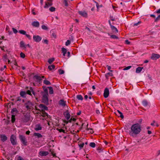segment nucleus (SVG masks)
<instances>
[{"instance_id":"obj_1","label":"nucleus","mask_w":160,"mask_h":160,"mask_svg":"<svg viewBox=\"0 0 160 160\" xmlns=\"http://www.w3.org/2000/svg\"><path fill=\"white\" fill-rule=\"evenodd\" d=\"M141 131V127L140 125L138 123H135L131 126L129 134L131 136L135 137Z\"/></svg>"},{"instance_id":"obj_2","label":"nucleus","mask_w":160,"mask_h":160,"mask_svg":"<svg viewBox=\"0 0 160 160\" xmlns=\"http://www.w3.org/2000/svg\"><path fill=\"white\" fill-rule=\"evenodd\" d=\"M30 119V115L26 113L24 114L22 117L21 121L23 122H26L29 120Z\"/></svg>"},{"instance_id":"obj_3","label":"nucleus","mask_w":160,"mask_h":160,"mask_svg":"<svg viewBox=\"0 0 160 160\" xmlns=\"http://www.w3.org/2000/svg\"><path fill=\"white\" fill-rule=\"evenodd\" d=\"M19 138L21 142L24 145H27L28 142L25 136L22 135H19Z\"/></svg>"},{"instance_id":"obj_4","label":"nucleus","mask_w":160,"mask_h":160,"mask_svg":"<svg viewBox=\"0 0 160 160\" xmlns=\"http://www.w3.org/2000/svg\"><path fill=\"white\" fill-rule=\"evenodd\" d=\"M48 93H45L43 95L42 97V102L45 104H48Z\"/></svg>"},{"instance_id":"obj_5","label":"nucleus","mask_w":160,"mask_h":160,"mask_svg":"<svg viewBox=\"0 0 160 160\" xmlns=\"http://www.w3.org/2000/svg\"><path fill=\"white\" fill-rule=\"evenodd\" d=\"M25 107L28 110L33 108V104L30 101H28L25 104Z\"/></svg>"},{"instance_id":"obj_6","label":"nucleus","mask_w":160,"mask_h":160,"mask_svg":"<svg viewBox=\"0 0 160 160\" xmlns=\"http://www.w3.org/2000/svg\"><path fill=\"white\" fill-rule=\"evenodd\" d=\"M10 141L12 145H15L17 144L16 141V137L14 135H12L10 137Z\"/></svg>"},{"instance_id":"obj_7","label":"nucleus","mask_w":160,"mask_h":160,"mask_svg":"<svg viewBox=\"0 0 160 160\" xmlns=\"http://www.w3.org/2000/svg\"><path fill=\"white\" fill-rule=\"evenodd\" d=\"M19 32L21 34L25 35L29 40H31L32 38L31 36L27 34L25 31L23 30H20L19 31Z\"/></svg>"},{"instance_id":"obj_8","label":"nucleus","mask_w":160,"mask_h":160,"mask_svg":"<svg viewBox=\"0 0 160 160\" xmlns=\"http://www.w3.org/2000/svg\"><path fill=\"white\" fill-rule=\"evenodd\" d=\"M31 92H32V94L34 95V96H35V92H34L32 88V87H30L29 88V90H28L27 91L26 94L27 93V94L29 95L32 96V94L31 93Z\"/></svg>"},{"instance_id":"obj_9","label":"nucleus","mask_w":160,"mask_h":160,"mask_svg":"<svg viewBox=\"0 0 160 160\" xmlns=\"http://www.w3.org/2000/svg\"><path fill=\"white\" fill-rule=\"evenodd\" d=\"M33 38L34 41L36 42H40L42 39V38L38 35H34Z\"/></svg>"},{"instance_id":"obj_10","label":"nucleus","mask_w":160,"mask_h":160,"mask_svg":"<svg viewBox=\"0 0 160 160\" xmlns=\"http://www.w3.org/2000/svg\"><path fill=\"white\" fill-rule=\"evenodd\" d=\"M142 104L144 107L149 108L150 107V103L146 100H143L142 102Z\"/></svg>"},{"instance_id":"obj_11","label":"nucleus","mask_w":160,"mask_h":160,"mask_svg":"<svg viewBox=\"0 0 160 160\" xmlns=\"http://www.w3.org/2000/svg\"><path fill=\"white\" fill-rule=\"evenodd\" d=\"M44 76L41 77L38 75H35L33 77L34 79H36L37 81L38 82H41L42 80V78H44Z\"/></svg>"},{"instance_id":"obj_12","label":"nucleus","mask_w":160,"mask_h":160,"mask_svg":"<svg viewBox=\"0 0 160 160\" xmlns=\"http://www.w3.org/2000/svg\"><path fill=\"white\" fill-rule=\"evenodd\" d=\"M48 1L45 2V6L44 7L45 8H48L49 6H52V5L51 0H47Z\"/></svg>"},{"instance_id":"obj_13","label":"nucleus","mask_w":160,"mask_h":160,"mask_svg":"<svg viewBox=\"0 0 160 160\" xmlns=\"http://www.w3.org/2000/svg\"><path fill=\"white\" fill-rule=\"evenodd\" d=\"M78 13L83 17L87 18L88 17V13L84 11H79Z\"/></svg>"},{"instance_id":"obj_14","label":"nucleus","mask_w":160,"mask_h":160,"mask_svg":"<svg viewBox=\"0 0 160 160\" xmlns=\"http://www.w3.org/2000/svg\"><path fill=\"white\" fill-rule=\"evenodd\" d=\"M160 58V55L158 54L152 53V54L151 58L152 60H157Z\"/></svg>"},{"instance_id":"obj_15","label":"nucleus","mask_w":160,"mask_h":160,"mask_svg":"<svg viewBox=\"0 0 160 160\" xmlns=\"http://www.w3.org/2000/svg\"><path fill=\"white\" fill-rule=\"evenodd\" d=\"M63 115L67 120H68L70 118V115L69 112L68 110L64 112Z\"/></svg>"},{"instance_id":"obj_16","label":"nucleus","mask_w":160,"mask_h":160,"mask_svg":"<svg viewBox=\"0 0 160 160\" xmlns=\"http://www.w3.org/2000/svg\"><path fill=\"white\" fill-rule=\"evenodd\" d=\"M109 95V90L108 88H105L104 90L103 96L105 98H107L108 97Z\"/></svg>"},{"instance_id":"obj_17","label":"nucleus","mask_w":160,"mask_h":160,"mask_svg":"<svg viewBox=\"0 0 160 160\" xmlns=\"http://www.w3.org/2000/svg\"><path fill=\"white\" fill-rule=\"evenodd\" d=\"M39 107L42 111L48 110V107L43 104H40L39 105Z\"/></svg>"},{"instance_id":"obj_18","label":"nucleus","mask_w":160,"mask_h":160,"mask_svg":"<svg viewBox=\"0 0 160 160\" xmlns=\"http://www.w3.org/2000/svg\"><path fill=\"white\" fill-rule=\"evenodd\" d=\"M35 130L36 131L40 130L42 129V127L40 124H37L35 126Z\"/></svg>"},{"instance_id":"obj_19","label":"nucleus","mask_w":160,"mask_h":160,"mask_svg":"<svg viewBox=\"0 0 160 160\" xmlns=\"http://www.w3.org/2000/svg\"><path fill=\"white\" fill-rule=\"evenodd\" d=\"M49 154L47 151H41L39 152V155L41 156H46Z\"/></svg>"},{"instance_id":"obj_20","label":"nucleus","mask_w":160,"mask_h":160,"mask_svg":"<svg viewBox=\"0 0 160 160\" xmlns=\"http://www.w3.org/2000/svg\"><path fill=\"white\" fill-rule=\"evenodd\" d=\"M0 138L1 140L3 142L5 141L7 139V137L6 136L3 135H0Z\"/></svg>"},{"instance_id":"obj_21","label":"nucleus","mask_w":160,"mask_h":160,"mask_svg":"<svg viewBox=\"0 0 160 160\" xmlns=\"http://www.w3.org/2000/svg\"><path fill=\"white\" fill-rule=\"evenodd\" d=\"M32 25L34 27H38L39 26V23L38 21H34L32 22Z\"/></svg>"},{"instance_id":"obj_22","label":"nucleus","mask_w":160,"mask_h":160,"mask_svg":"<svg viewBox=\"0 0 160 160\" xmlns=\"http://www.w3.org/2000/svg\"><path fill=\"white\" fill-rule=\"evenodd\" d=\"M59 104L60 105L63 107H65L66 105V102L64 100L61 99L60 100Z\"/></svg>"},{"instance_id":"obj_23","label":"nucleus","mask_w":160,"mask_h":160,"mask_svg":"<svg viewBox=\"0 0 160 160\" xmlns=\"http://www.w3.org/2000/svg\"><path fill=\"white\" fill-rule=\"evenodd\" d=\"M111 28L113 31V32L115 33H117L118 32V30L117 28L114 26L113 25H111Z\"/></svg>"},{"instance_id":"obj_24","label":"nucleus","mask_w":160,"mask_h":160,"mask_svg":"<svg viewBox=\"0 0 160 160\" xmlns=\"http://www.w3.org/2000/svg\"><path fill=\"white\" fill-rule=\"evenodd\" d=\"M33 136L37 137L38 138H40L42 137V136L40 133L36 132L33 133Z\"/></svg>"},{"instance_id":"obj_25","label":"nucleus","mask_w":160,"mask_h":160,"mask_svg":"<svg viewBox=\"0 0 160 160\" xmlns=\"http://www.w3.org/2000/svg\"><path fill=\"white\" fill-rule=\"evenodd\" d=\"M143 67H138L136 70V72L137 73H140L143 69Z\"/></svg>"},{"instance_id":"obj_26","label":"nucleus","mask_w":160,"mask_h":160,"mask_svg":"<svg viewBox=\"0 0 160 160\" xmlns=\"http://www.w3.org/2000/svg\"><path fill=\"white\" fill-rule=\"evenodd\" d=\"M62 53H63V56H65V55L67 51V49L64 48H62Z\"/></svg>"},{"instance_id":"obj_27","label":"nucleus","mask_w":160,"mask_h":160,"mask_svg":"<svg viewBox=\"0 0 160 160\" xmlns=\"http://www.w3.org/2000/svg\"><path fill=\"white\" fill-rule=\"evenodd\" d=\"M20 47L26 48V45L24 43L23 41H21V42H20Z\"/></svg>"},{"instance_id":"obj_28","label":"nucleus","mask_w":160,"mask_h":160,"mask_svg":"<svg viewBox=\"0 0 160 160\" xmlns=\"http://www.w3.org/2000/svg\"><path fill=\"white\" fill-rule=\"evenodd\" d=\"M43 83L46 85H50L51 84V82L46 79L43 80Z\"/></svg>"},{"instance_id":"obj_29","label":"nucleus","mask_w":160,"mask_h":160,"mask_svg":"<svg viewBox=\"0 0 160 160\" xmlns=\"http://www.w3.org/2000/svg\"><path fill=\"white\" fill-rule=\"evenodd\" d=\"M151 125L153 126H156L157 127L159 126L158 124L155 121H153V122L151 123Z\"/></svg>"},{"instance_id":"obj_30","label":"nucleus","mask_w":160,"mask_h":160,"mask_svg":"<svg viewBox=\"0 0 160 160\" xmlns=\"http://www.w3.org/2000/svg\"><path fill=\"white\" fill-rule=\"evenodd\" d=\"M18 111L16 108H14L12 110L11 112L12 114H16L18 112Z\"/></svg>"},{"instance_id":"obj_31","label":"nucleus","mask_w":160,"mask_h":160,"mask_svg":"<svg viewBox=\"0 0 160 160\" xmlns=\"http://www.w3.org/2000/svg\"><path fill=\"white\" fill-rule=\"evenodd\" d=\"M26 94V92L24 91H21L20 92V95L22 97L24 98Z\"/></svg>"},{"instance_id":"obj_32","label":"nucleus","mask_w":160,"mask_h":160,"mask_svg":"<svg viewBox=\"0 0 160 160\" xmlns=\"http://www.w3.org/2000/svg\"><path fill=\"white\" fill-rule=\"evenodd\" d=\"M77 98L78 100H82L83 98L81 95H78L77 96Z\"/></svg>"},{"instance_id":"obj_33","label":"nucleus","mask_w":160,"mask_h":160,"mask_svg":"<svg viewBox=\"0 0 160 160\" xmlns=\"http://www.w3.org/2000/svg\"><path fill=\"white\" fill-rule=\"evenodd\" d=\"M41 115L43 117H45L46 116H48V114L45 111H42Z\"/></svg>"},{"instance_id":"obj_34","label":"nucleus","mask_w":160,"mask_h":160,"mask_svg":"<svg viewBox=\"0 0 160 160\" xmlns=\"http://www.w3.org/2000/svg\"><path fill=\"white\" fill-rule=\"evenodd\" d=\"M55 68V66L54 65H52L51 66H48V68L50 70H51L52 69H54Z\"/></svg>"},{"instance_id":"obj_35","label":"nucleus","mask_w":160,"mask_h":160,"mask_svg":"<svg viewBox=\"0 0 160 160\" xmlns=\"http://www.w3.org/2000/svg\"><path fill=\"white\" fill-rule=\"evenodd\" d=\"M48 88H49V93L50 94H52L53 93V88H52V87H48Z\"/></svg>"},{"instance_id":"obj_36","label":"nucleus","mask_w":160,"mask_h":160,"mask_svg":"<svg viewBox=\"0 0 160 160\" xmlns=\"http://www.w3.org/2000/svg\"><path fill=\"white\" fill-rule=\"evenodd\" d=\"M54 60V58H52L48 59V62L49 64H51L52 63Z\"/></svg>"},{"instance_id":"obj_37","label":"nucleus","mask_w":160,"mask_h":160,"mask_svg":"<svg viewBox=\"0 0 160 160\" xmlns=\"http://www.w3.org/2000/svg\"><path fill=\"white\" fill-rule=\"evenodd\" d=\"M117 111L120 114L119 117L122 118H123L124 116L123 115L122 113L119 110H117Z\"/></svg>"},{"instance_id":"obj_38","label":"nucleus","mask_w":160,"mask_h":160,"mask_svg":"<svg viewBox=\"0 0 160 160\" xmlns=\"http://www.w3.org/2000/svg\"><path fill=\"white\" fill-rule=\"evenodd\" d=\"M89 145L92 148H94L96 146L95 143L93 142H90Z\"/></svg>"},{"instance_id":"obj_39","label":"nucleus","mask_w":160,"mask_h":160,"mask_svg":"<svg viewBox=\"0 0 160 160\" xmlns=\"http://www.w3.org/2000/svg\"><path fill=\"white\" fill-rule=\"evenodd\" d=\"M11 118L12 122L13 123L15 121V116L14 115H12V116Z\"/></svg>"},{"instance_id":"obj_40","label":"nucleus","mask_w":160,"mask_h":160,"mask_svg":"<svg viewBox=\"0 0 160 160\" xmlns=\"http://www.w3.org/2000/svg\"><path fill=\"white\" fill-rule=\"evenodd\" d=\"M49 9L51 12H52L55 11V8L54 7H52L49 8Z\"/></svg>"},{"instance_id":"obj_41","label":"nucleus","mask_w":160,"mask_h":160,"mask_svg":"<svg viewBox=\"0 0 160 160\" xmlns=\"http://www.w3.org/2000/svg\"><path fill=\"white\" fill-rule=\"evenodd\" d=\"M57 130L59 131V132H63V133H65V130L62 129H58L57 128Z\"/></svg>"},{"instance_id":"obj_42","label":"nucleus","mask_w":160,"mask_h":160,"mask_svg":"<svg viewBox=\"0 0 160 160\" xmlns=\"http://www.w3.org/2000/svg\"><path fill=\"white\" fill-rule=\"evenodd\" d=\"M71 43V41L70 40H68L65 42V45L66 46H68L70 45Z\"/></svg>"},{"instance_id":"obj_43","label":"nucleus","mask_w":160,"mask_h":160,"mask_svg":"<svg viewBox=\"0 0 160 160\" xmlns=\"http://www.w3.org/2000/svg\"><path fill=\"white\" fill-rule=\"evenodd\" d=\"M42 29L45 30H47L48 29V27L45 25H42Z\"/></svg>"},{"instance_id":"obj_44","label":"nucleus","mask_w":160,"mask_h":160,"mask_svg":"<svg viewBox=\"0 0 160 160\" xmlns=\"http://www.w3.org/2000/svg\"><path fill=\"white\" fill-rule=\"evenodd\" d=\"M58 71L60 74H62L64 73V71L63 70H62L60 69H59Z\"/></svg>"},{"instance_id":"obj_45","label":"nucleus","mask_w":160,"mask_h":160,"mask_svg":"<svg viewBox=\"0 0 160 160\" xmlns=\"http://www.w3.org/2000/svg\"><path fill=\"white\" fill-rule=\"evenodd\" d=\"M20 56L21 58H24L25 57V54L22 52H21L20 54Z\"/></svg>"},{"instance_id":"obj_46","label":"nucleus","mask_w":160,"mask_h":160,"mask_svg":"<svg viewBox=\"0 0 160 160\" xmlns=\"http://www.w3.org/2000/svg\"><path fill=\"white\" fill-rule=\"evenodd\" d=\"M131 68V66H129L127 67H126L125 68H124L123 69L124 70H128L130 69Z\"/></svg>"},{"instance_id":"obj_47","label":"nucleus","mask_w":160,"mask_h":160,"mask_svg":"<svg viewBox=\"0 0 160 160\" xmlns=\"http://www.w3.org/2000/svg\"><path fill=\"white\" fill-rule=\"evenodd\" d=\"M97 150L98 151V152L99 153L102 151V148L100 147H99L97 148Z\"/></svg>"},{"instance_id":"obj_48","label":"nucleus","mask_w":160,"mask_h":160,"mask_svg":"<svg viewBox=\"0 0 160 160\" xmlns=\"http://www.w3.org/2000/svg\"><path fill=\"white\" fill-rule=\"evenodd\" d=\"M64 2L65 4V5L66 6H68V3L67 0H64Z\"/></svg>"},{"instance_id":"obj_49","label":"nucleus","mask_w":160,"mask_h":160,"mask_svg":"<svg viewBox=\"0 0 160 160\" xmlns=\"http://www.w3.org/2000/svg\"><path fill=\"white\" fill-rule=\"evenodd\" d=\"M107 68L108 69V70H109L111 72H112V70H111V67L110 66H108V65H107Z\"/></svg>"},{"instance_id":"obj_50","label":"nucleus","mask_w":160,"mask_h":160,"mask_svg":"<svg viewBox=\"0 0 160 160\" xmlns=\"http://www.w3.org/2000/svg\"><path fill=\"white\" fill-rule=\"evenodd\" d=\"M17 160H24L23 158H22L21 156H19L18 157Z\"/></svg>"},{"instance_id":"obj_51","label":"nucleus","mask_w":160,"mask_h":160,"mask_svg":"<svg viewBox=\"0 0 160 160\" xmlns=\"http://www.w3.org/2000/svg\"><path fill=\"white\" fill-rule=\"evenodd\" d=\"M2 59H3V60L5 61V62L7 61V55H4L3 56Z\"/></svg>"},{"instance_id":"obj_52","label":"nucleus","mask_w":160,"mask_h":160,"mask_svg":"<svg viewBox=\"0 0 160 160\" xmlns=\"http://www.w3.org/2000/svg\"><path fill=\"white\" fill-rule=\"evenodd\" d=\"M22 100V98L20 97H18L17 99L16 100V102L20 101Z\"/></svg>"},{"instance_id":"obj_53","label":"nucleus","mask_w":160,"mask_h":160,"mask_svg":"<svg viewBox=\"0 0 160 160\" xmlns=\"http://www.w3.org/2000/svg\"><path fill=\"white\" fill-rule=\"evenodd\" d=\"M79 146L80 148H82L83 147V146L84 145V143H82L81 144H79Z\"/></svg>"},{"instance_id":"obj_54","label":"nucleus","mask_w":160,"mask_h":160,"mask_svg":"<svg viewBox=\"0 0 160 160\" xmlns=\"http://www.w3.org/2000/svg\"><path fill=\"white\" fill-rule=\"evenodd\" d=\"M111 37L113 39L118 38V37L115 35H112Z\"/></svg>"},{"instance_id":"obj_55","label":"nucleus","mask_w":160,"mask_h":160,"mask_svg":"<svg viewBox=\"0 0 160 160\" xmlns=\"http://www.w3.org/2000/svg\"><path fill=\"white\" fill-rule=\"evenodd\" d=\"M12 29L14 33H16L18 32V31L15 28H13Z\"/></svg>"},{"instance_id":"obj_56","label":"nucleus","mask_w":160,"mask_h":160,"mask_svg":"<svg viewBox=\"0 0 160 160\" xmlns=\"http://www.w3.org/2000/svg\"><path fill=\"white\" fill-rule=\"evenodd\" d=\"M141 23V22L140 21H139L137 23H134V26H137V25H139L140 23Z\"/></svg>"},{"instance_id":"obj_57","label":"nucleus","mask_w":160,"mask_h":160,"mask_svg":"<svg viewBox=\"0 0 160 160\" xmlns=\"http://www.w3.org/2000/svg\"><path fill=\"white\" fill-rule=\"evenodd\" d=\"M125 43L127 44H129L130 43V42L128 40H126L125 41Z\"/></svg>"},{"instance_id":"obj_58","label":"nucleus","mask_w":160,"mask_h":160,"mask_svg":"<svg viewBox=\"0 0 160 160\" xmlns=\"http://www.w3.org/2000/svg\"><path fill=\"white\" fill-rule=\"evenodd\" d=\"M43 42L48 44V41L47 39H45L43 40Z\"/></svg>"},{"instance_id":"obj_59","label":"nucleus","mask_w":160,"mask_h":160,"mask_svg":"<svg viewBox=\"0 0 160 160\" xmlns=\"http://www.w3.org/2000/svg\"><path fill=\"white\" fill-rule=\"evenodd\" d=\"M110 18L111 20H112V21H114L115 20L114 18H113V17H112V16H110Z\"/></svg>"},{"instance_id":"obj_60","label":"nucleus","mask_w":160,"mask_h":160,"mask_svg":"<svg viewBox=\"0 0 160 160\" xmlns=\"http://www.w3.org/2000/svg\"><path fill=\"white\" fill-rule=\"evenodd\" d=\"M107 74H108V75L109 76H112L113 75V74L112 73H111L110 72L108 73Z\"/></svg>"},{"instance_id":"obj_61","label":"nucleus","mask_w":160,"mask_h":160,"mask_svg":"<svg viewBox=\"0 0 160 160\" xmlns=\"http://www.w3.org/2000/svg\"><path fill=\"white\" fill-rule=\"evenodd\" d=\"M95 2L96 3V7L98 8H99V5L98 4L96 1H95Z\"/></svg>"},{"instance_id":"obj_62","label":"nucleus","mask_w":160,"mask_h":160,"mask_svg":"<svg viewBox=\"0 0 160 160\" xmlns=\"http://www.w3.org/2000/svg\"><path fill=\"white\" fill-rule=\"evenodd\" d=\"M30 133V131L29 130L27 131L26 132V134L27 135H29Z\"/></svg>"},{"instance_id":"obj_63","label":"nucleus","mask_w":160,"mask_h":160,"mask_svg":"<svg viewBox=\"0 0 160 160\" xmlns=\"http://www.w3.org/2000/svg\"><path fill=\"white\" fill-rule=\"evenodd\" d=\"M96 113L97 114H99L100 113V111L99 110H96Z\"/></svg>"},{"instance_id":"obj_64","label":"nucleus","mask_w":160,"mask_h":160,"mask_svg":"<svg viewBox=\"0 0 160 160\" xmlns=\"http://www.w3.org/2000/svg\"><path fill=\"white\" fill-rule=\"evenodd\" d=\"M52 35L55 38H56V35L55 33H52Z\"/></svg>"}]
</instances>
